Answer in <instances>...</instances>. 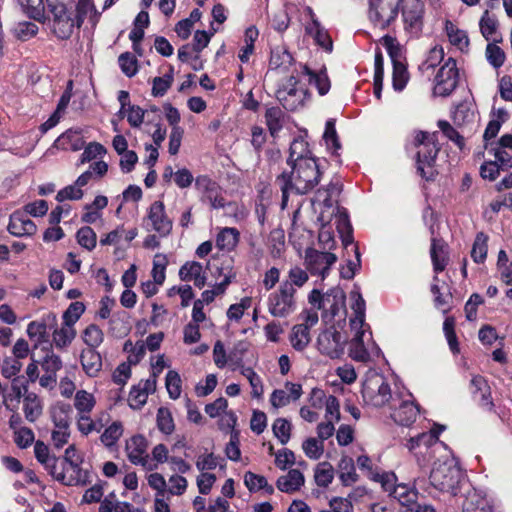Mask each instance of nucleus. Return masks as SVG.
<instances>
[{"mask_svg": "<svg viewBox=\"0 0 512 512\" xmlns=\"http://www.w3.org/2000/svg\"><path fill=\"white\" fill-rule=\"evenodd\" d=\"M28 392L27 381L23 377H15L11 383L9 392L3 395V404L9 410H15L20 403V399L25 397Z\"/></svg>", "mask_w": 512, "mask_h": 512, "instance_id": "nucleus-26", "label": "nucleus"}, {"mask_svg": "<svg viewBox=\"0 0 512 512\" xmlns=\"http://www.w3.org/2000/svg\"><path fill=\"white\" fill-rule=\"evenodd\" d=\"M394 403V410L391 413L393 420L403 426L411 425L419 413L418 406L410 399L399 401V405Z\"/></svg>", "mask_w": 512, "mask_h": 512, "instance_id": "nucleus-25", "label": "nucleus"}, {"mask_svg": "<svg viewBox=\"0 0 512 512\" xmlns=\"http://www.w3.org/2000/svg\"><path fill=\"white\" fill-rule=\"evenodd\" d=\"M311 401L313 408H321L324 401L326 420H331L335 423L340 420V404L335 396L329 395L328 397H325L322 390L313 389L311 393Z\"/></svg>", "mask_w": 512, "mask_h": 512, "instance_id": "nucleus-21", "label": "nucleus"}, {"mask_svg": "<svg viewBox=\"0 0 512 512\" xmlns=\"http://www.w3.org/2000/svg\"><path fill=\"white\" fill-rule=\"evenodd\" d=\"M401 14L404 28L410 34L418 36L424 26L425 6L422 0H402Z\"/></svg>", "mask_w": 512, "mask_h": 512, "instance_id": "nucleus-16", "label": "nucleus"}, {"mask_svg": "<svg viewBox=\"0 0 512 512\" xmlns=\"http://www.w3.org/2000/svg\"><path fill=\"white\" fill-rule=\"evenodd\" d=\"M445 31L450 43L461 51L468 50L469 38L464 30L459 29L452 21H445Z\"/></svg>", "mask_w": 512, "mask_h": 512, "instance_id": "nucleus-41", "label": "nucleus"}, {"mask_svg": "<svg viewBox=\"0 0 512 512\" xmlns=\"http://www.w3.org/2000/svg\"><path fill=\"white\" fill-rule=\"evenodd\" d=\"M124 433V425L120 420L111 421L101 432L99 436V440L101 444L108 448L112 449L121 439Z\"/></svg>", "mask_w": 512, "mask_h": 512, "instance_id": "nucleus-33", "label": "nucleus"}, {"mask_svg": "<svg viewBox=\"0 0 512 512\" xmlns=\"http://www.w3.org/2000/svg\"><path fill=\"white\" fill-rule=\"evenodd\" d=\"M57 318L53 313H49L40 320L32 321L27 326V334L35 342V347L49 342L48 329L56 326Z\"/></svg>", "mask_w": 512, "mask_h": 512, "instance_id": "nucleus-20", "label": "nucleus"}, {"mask_svg": "<svg viewBox=\"0 0 512 512\" xmlns=\"http://www.w3.org/2000/svg\"><path fill=\"white\" fill-rule=\"evenodd\" d=\"M196 186L203 192L204 199L210 203L212 208L220 209L225 207V198L216 182L207 177H199L196 179Z\"/></svg>", "mask_w": 512, "mask_h": 512, "instance_id": "nucleus-22", "label": "nucleus"}, {"mask_svg": "<svg viewBox=\"0 0 512 512\" xmlns=\"http://www.w3.org/2000/svg\"><path fill=\"white\" fill-rule=\"evenodd\" d=\"M471 392L475 396L479 395L480 405L487 410H492L493 402L491 400L490 387L487 381L480 375H475L471 379Z\"/></svg>", "mask_w": 512, "mask_h": 512, "instance_id": "nucleus-35", "label": "nucleus"}, {"mask_svg": "<svg viewBox=\"0 0 512 512\" xmlns=\"http://www.w3.org/2000/svg\"><path fill=\"white\" fill-rule=\"evenodd\" d=\"M488 252V236L484 232H478L476 234L472 250L471 257L476 263H483L486 260Z\"/></svg>", "mask_w": 512, "mask_h": 512, "instance_id": "nucleus-56", "label": "nucleus"}, {"mask_svg": "<svg viewBox=\"0 0 512 512\" xmlns=\"http://www.w3.org/2000/svg\"><path fill=\"white\" fill-rule=\"evenodd\" d=\"M37 230L36 225L29 219L27 214L22 211H15L10 216L8 231L17 237L31 236Z\"/></svg>", "mask_w": 512, "mask_h": 512, "instance_id": "nucleus-24", "label": "nucleus"}, {"mask_svg": "<svg viewBox=\"0 0 512 512\" xmlns=\"http://www.w3.org/2000/svg\"><path fill=\"white\" fill-rule=\"evenodd\" d=\"M244 484L250 492H257L264 490L265 493L271 495L274 492V487L268 484L267 479L253 472H246L244 475Z\"/></svg>", "mask_w": 512, "mask_h": 512, "instance_id": "nucleus-47", "label": "nucleus"}, {"mask_svg": "<svg viewBox=\"0 0 512 512\" xmlns=\"http://www.w3.org/2000/svg\"><path fill=\"white\" fill-rule=\"evenodd\" d=\"M302 395V386L298 383L286 382L284 389H276L270 395V403L276 408L287 406L291 401L298 400Z\"/></svg>", "mask_w": 512, "mask_h": 512, "instance_id": "nucleus-23", "label": "nucleus"}, {"mask_svg": "<svg viewBox=\"0 0 512 512\" xmlns=\"http://www.w3.org/2000/svg\"><path fill=\"white\" fill-rule=\"evenodd\" d=\"M125 453L130 463L141 466L145 471H154L156 466L148 453V441L141 435L136 434L126 440Z\"/></svg>", "mask_w": 512, "mask_h": 512, "instance_id": "nucleus-13", "label": "nucleus"}, {"mask_svg": "<svg viewBox=\"0 0 512 512\" xmlns=\"http://www.w3.org/2000/svg\"><path fill=\"white\" fill-rule=\"evenodd\" d=\"M82 339L87 349H96L103 343L104 333L97 325L91 324L83 331Z\"/></svg>", "mask_w": 512, "mask_h": 512, "instance_id": "nucleus-60", "label": "nucleus"}, {"mask_svg": "<svg viewBox=\"0 0 512 512\" xmlns=\"http://www.w3.org/2000/svg\"><path fill=\"white\" fill-rule=\"evenodd\" d=\"M240 233L236 228H222L216 236V246L220 250L232 251L239 242Z\"/></svg>", "mask_w": 512, "mask_h": 512, "instance_id": "nucleus-43", "label": "nucleus"}, {"mask_svg": "<svg viewBox=\"0 0 512 512\" xmlns=\"http://www.w3.org/2000/svg\"><path fill=\"white\" fill-rule=\"evenodd\" d=\"M437 126L442 134L454 142L460 151L465 149V138L447 120H439Z\"/></svg>", "mask_w": 512, "mask_h": 512, "instance_id": "nucleus-61", "label": "nucleus"}, {"mask_svg": "<svg viewBox=\"0 0 512 512\" xmlns=\"http://www.w3.org/2000/svg\"><path fill=\"white\" fill-rule=\"evenodd\" d=\"M287 160H320L310 150L309 143L302 137L295 138L289 148Z\"/></svg>", "mask_w": 512, "mask_h": 512, "instance_id": "nucleus-38", "label": "nucleus"}, {"mask_svg": "<svg viewBox=\"0 0 512 512\" xmlns=\"http://www.w3.org/2000/svg\"><path fill=\"white\" fill-rule=\"evenodd\" d=\"M445 426L434 424V427L431 428L429 432H424L419 434L416 437H411L407 443V448L414 452L417 457L422 456L424 461L426 457H431V452H434L435 446L444 447L442 442L438 441L439 434L444 431ZM420 462V458H418Z\"/></svg>", "mask_w": 512, "mask_h": 512, "instance_id": "nucleus-14", "label": "nucleus"}, {"mask_svg": "<svg viewBox=\"0 0 512 512\" xmlns=\"http://www.w3.org/2000/svg\"><path fill=\"white\" fill-rule=\"evenodd\" d=\"M341 192L342 183L339 179L332 180L326 188L316 192L313 206L316 210L319 209L318 221H332Z\"/></svg>", "mask_w": 512, "mask_h": 512, "instance_id": "nucleus-8", "label": "nucleus"}, {"mask_svg": "<svg viewBox=\"0 0 512 512\" xmlns=\"http://www.w3.org/2000/svg\"><path fill=\"white\" fill-rule=\"evenodd\" d=\"M43 406L40 398L34 393L29 392L23 399V411L26 420L35 422L42 414Z\"/></svg>", "mask_w": 512, "mask_h": 512, "instance_id": "nucleus-42", "label": "nucleus"}, {"mask_svg": "<svg viewBox=\"0 0 512 512\" xmlns=\"http://www.w3.org/2000/svg\"><path fill=\"white\" fill-rule=\"evenodd\" d=\"M463 512H494L492 503L486 495L478 491L468 494L463 504Z\"/></svg>", "mask_w": 512, "mask_h": 512, "instance_id": "nucleus-34", "label": "nucleus"}, {"mask_svg": "<svg viewBox=\"0 0 512 512\" xmlns=\"http://www.w3.org/2000/svg\"><path fill=\"white\" fill-rule=\"evenodd\" d=\"M406 150L413 160H435L440 151L437 132H417L413 140L407 144Z\"/></svg>", "mask_w": 512, "mask_h": 512, "instance_id": "nucleus-11", "label": "nucleus"}, {"mask_svg": "<svg viewBox=\"0 0 512 512\" xmlns=\"http://www.w3.org/2000/svg\"><path fill=\"white\" fill-rule=\"evenodd\" d=\"M289 340L295 350L303 351L310 343V331L305 326L296 324L291 329Z\"/></svg>", "mask_w": 512, "mask_h": 512, "instance_id": "nucleus-49", "label": "nucleus"}, {"mask_svg": "<svg viewBox=\"0 0 512 512\" xmlns=\"http://www.w3.org/2000/svg\"><path fill=\"white\" fill-rule=\"evenodd\" d=\"M346 295L340 287H333L325 294L313 289L308 295V302L317 310L322 311L324 320H332L341 312L345 313Z\"/></svg>", "mask_w": 512, "mask_h": 512, "instance_id": "nucleus-2", "label": "nucleus"}, {"mask_svg": "<svg viewBox=\"0 0 512 512\" xmlns=\"http://www.w3.org/2000/svg\"><path fill=\"white\" fill-rule=\"evenodd\" d=\"M34 453L36 459L44 465V467L52 474L54 475L58 480H63L64 476L61 475V473L56 474V464H57V458L50 455L48 446L41 442L37 441L34 446Z\"/></svg>", "mask_w": 512, "mask_h": 512, "instance_id": "nucleus-36", "label": "nucleus"}, {"mask_svg": "<svg viewBox=\"0 0 512 512\" xmlns=\"http://www.w3.org/2000/svg\"><path fill=\"white\" fill-rule=\"evenodd\" d=\"M401 2L402 0H369V21L381 30L389 28L398 17Z\"/></svg>", "mask_w": 512, "mask_h": 512, "instance_id": "nucleus-9", "label": "nucleus"}, {"mask_svg": "<svg viewBox=\"0 0 512 512\" xmlns=\"http://www.w3.org/2000/svg\"><path fill=\"white\" fill-rule=\"evenodd\" d=\"M168 265V259L165 254L158 253L154 256L153 267H152V278L158 284H163L166 278V267Z\"/></svg>", "mask_w": 512, "mask_h": 512, "instance_id": "nucleus-63", "label": "nucleus"}, {"mask_svg": "<svg viewBox=\"0 0 512 512\" xmlns=\"http://www.w3.org/2000/svg\"><path fill=\"white\" fill-rule=\"evenodd\" d=\"M345 342L341 333L334 326H331L319 334L317 349L322 355L336 359L344 353Z\"/></svg>", "mask_w": 512, "mask_h": 512, "instance_id": "nucleus-18", "label": "nucleus"}, {"mask_svg": "<svg viewBox=\"0 0 512 512\" xmlns=\"http://www.w3.org/2000/svg\"><path fill=\"white\" fill-rule=\"evenodd\" d=\"M302 74L309 77V84L317 89L320 96H324L329 92L331 88V82L328 77L326 68L316 72L313 71L309 66L303 65Z\"/></svg>", "mask_w": 512, "mask_h": 512, "instance_id": "nucleus-32", "label": "nucleus"}, {"mask_svg": "<svg viewBox=\"0 0 512 512\" xmlns=\"http://www.w3.org/2000/svg\"><path fill=\"white\" fill-rule=\"evenodd\" d=\"M409 73L404 62H395L392 65V86L397 92H401L407 85Z\"/></svg>", "mask_w": 512, "mask_h": 512, "instance_id": "nucleus-57", "label": "nucleus"}, {"mask_svg": "<svg viewBox=\"0 0 512 512\" xmlns=\"http://www.w3.org/2000/svg\"><path fill=\"white\" fill-rule=\"evenodd\" d=\"M97 400L93 393L87 390L80 389L75 392L73 399V407L76 410V414L80 413H92L96 407Z\"/></svg>", "mask_w": 512, "mask_h": 512, "instance_id": "nucleus-39", "label": "nucleus"}, {"mask_svg": "<svg viewBox=\"0 0 512 512\" xmlns=\"http://www.w3.org/2000/svg\"><path fill=\"white\" fill-rule=\"evenodd\" d=\"M362 396L366 404L374 407L384 406L392 399L397 402L396 398H392L391 390L383 375L372 373L365 379L362 386Z\"/></svg>", "mask_w": 512, "mask_h": 512, "instance_id": "nucleus-7", "label": "nucleus"}, {"mask_svg": "<svg viewBox=\"0 0 512 512\" xmlns=\"http://www.w3.org/2000/svg\"><path fill=\"white\" fill-rule=\"evenodd\" d=\"M179 277L182 281H193L198 288H202L206 283L203 265L196 261L183 264L179 269Z\"/></svg>", "mask_w": 512, "mask_h": 512, "instance_id": "nucleus-27", "label": "nucleus"}, {"mask_svg": "<svg viewBox=\"0 0 512 512\" xmlns=\"http://www.w3.org/2000/svg\"><path fill=\"white\" fill-rule=\"evenodd\" d=\"M76 337L75 327L62 322L61 326L55 328L52 333V344L59 350L68 348Z\"/></svg>", "mask_w": 512, "mask_h": 512, "instance_id": "nucleus-37", "label": "nucleus"}, {"mask_svg": "<svg viewBox=\"0 0 512 512\" xmlns=\"http://www.w3.org/2000/svg\"><path fill=\"white\" fill-rule=\"evenodd\" d=\"M314 479L319 487H328L334 479V469L329 462H320L314 471Z\"/></svg>", "mask_w": 512, "mask_h": 512, "instance_id": "nucleus-54", "label": "nucleus"}, {"mask_svg": "<svg viewBox=\"0 0 512 512\" xmlns=\"http://www.w3.org/2000/svg\"><path fill=\"white\" fill-rule=\"evenodd\" d=\"M108 171L106 162H94L85 172L77 178V184L86 186L91 181H96L102 178Z\"/></svg>", "mask_w": 512, "mask_h": 512, "instance_id": "nucleus-46", "label": "nucleus"}, {"mask_svg": "<svg viewBox=\"0 0 512 512\" xmlns=\"http://www.w3.org/2000/svg\"><path fill=\"white\" fill-rule=\"evenodd\" d=\"M80 363L88 377H97L102 369V357L96 349H84L80 355Z\"/></svg>", "mask_w": 512, "mask_h": 512, "instance_id": "nucleus-30", "label": "nucleus"}, {"mask_svg": "<svg viewBox=\"0 0 512 512\" xmlns=\"http://www.w3.org/2000/svg\"><path fill=\"white\" fill-rule=\"evenodd\" d=\"M431 259L433 262L434 271L436 273L442 272L447 264L444 245L441 241L432 239L431 244Z\"/></svg>", "mask_w": 512, "mask_h": 512, "instance_id": "nucleus-59", "label": "nucleus"}, {"mask_svg": "<svg viewBox=\"0 0 512 512\" xmlns=\"http://www.w3.org/2000/svg\"><path fill=\"white\" fill-rule=\"evenodd\" d=\"M299 80L295 76H290L287 84L276 92V98L287 111H296L304 105V100L308 95V90L298 88Z\"/></svg>", "mask_w": 512, "mask_h": 512, "instance_id": "nucleus-17", "label": "nucleus"}, {"mask_svg": "<svg viewBox=\"0 0 512 512\" xmlns=\"http://www.w3.org/2000/svg\"><path fill=\"white\" fill-rule=\"evenodd\" d=\"M459 80V69L456 60L449 57L434 77L433 94L440 97L450 96L457 88Z\"/></svg>", "mask_w": 512, "mask_h": 512, "instance_id": "nucleus-10", "label": "nucleus"}, {"mask_svg": "<svg viewBox=\"0 0 512 512\" xmlns=\"http://www.w3.org/2000/svg\"><path fill=\"white\" fill-rule=\"evenodd\" d=\"M390 496L410 509L416 502L418 493L406 484H397Z\"/></svg>", "mask_w": 512, "mask_h": 512, "instance_id": "nucleus-50", "label": "nucleus"}, {"mask_svg": "<svg viewBox=\"0 0 512 512\" xmlns=\"http://www.w3.org/2000/svg\"><path fill=\"white\" fill-rule=\"evenodd\" d=\"M284 113L283 111L277 107H270L267 108L265 111V122L268 127L269 133L272 137H276L278 133L283 128L284 123Z\"/></svg>", "mask_w": 512, "mask_h": 512, "instance_id": "nucleus-44", "label": "nucleus"}, {"mask_svg": "<svg viewBox=\"0 0 512 512\" xmlns=\"http://www.w3.org/2000/svg\"><path fill=\"white\" fill-rule=\"evenodd\" d=\"M381 350L373 340L372 334H366L363 340L350 339L349 356L358 362H371L378 359Z\"/></svg>", "mask_w": 512, "mask_h": 512, "instance_id": "nucleus-19", "label": "nucleus"}, {"mask_svg": "<svg viewBox=\"0 0 512 512\" xmlns=\"http://www.w3.org/2000/svg\"><path fill=\"white\" fill-rule=\"evenodd\" d=\"M461 470L453 460L435 463L430 473V483L437 490L456 494Z\"/></svg>", "mask_w": 512, "mask_h": 512, "instance_id": "nucleus-5", "label": "nucleus"}, {"mask_svg": "<svg viewBox=\"0 0 512 512\" xmlns=\"http://www.w3.org/2000/svg\"><path fill=\"white\" fill-rule=\"evenodd\" d=\"M289 177L290 188L298 194H305L319 182L321 167L318 162H292Z\"/></svg>", "mask_w": 512, "mask_h": 512, "instance_id": "nucleus-3", "label": "nucleus"}, {"mask_svg": "<svg viewBox=\"0 0 512 512\" xmlns=\"http://www.w3.org/2000/svg\"><path fill=\"white\" fill-rule=\"evenodd\" d=\"M143 225L148 231H155L161 237L171 233L173 221L166 214L165 205L162 201H154L149 206Z\"/></svg>", "mask_w": 512, "mask_h": 512, "instance_id": "nucleus-15", "label": "nucleus"}, {"mask_svg": "<svg viewBox=\"0 0 512 512\" xmlns=\"http://www.w3.org/2000/svg\"><path fill=\"white\" fill-rule=\"evenodd\" d=\"M296 289L291 283L282 282L279 288L272 292L267 300L269 313L276 318H285L291 315L297 307Z\"/></svg>", "mask_w": 512, "mask_h": 512, "instance_id": "nucleus-6", "label": "nucleus"}, {"mask_svg": "<svg viewBox=\"0 0 512 512\" xmlns=\"http://www.w3.org/2000/svg\"><path fill=\"white\" fill-rule=\"evenodd\" d=\"M338 467L339 479L344 486H351L358 481V475L352 458H341Z\"/></svg>", "mask_w": 512, "mask_h": 512, "instance_id": "nucleus-45", "label": "nucleus"}, {"mask_svg": "<svg viewBox=\"0 0 512 512\" xmlns=\"http://www.w3.org/2000/svg\"><path fill=\"white\" fill-rule=\"evenodd\" d=\"M302 449L309 459L318 460L324 453V443L320 439L310 437L303 442Z\"/></svg>", "mask_w": 512, "mask_h": 512, "instance_id": "nucleus-64", "label": "nucleus"}, {"mask_svg": "<svg viewBox=\"0 0 512 512\" xmlns=\"http://www.w3.org/2000/svg\"><path fill=\"white\" fill-rule=\"evenodd\" d=\"M71 406L68 403L58 401L50 408V417L53 423L51 440L55 448L60 449L66 445L71 436L70 414Z\"/></svg>", "mask_w": 512, "mask_h": 512, "instance_id": "nucleus-4", "label": "nucleus"}, {"mask_svg": "<svg viewBox=\"0 0 512 512\" xmlns=\"http://www.w3.org/2000/svg\"><path fill=\"white\" fill-rule=\"evenodd\" d=\"M337 262V256L330 251H319L314 248H308L304 255V265L312 276H318L324 280L331 268Z\"/></svg>", "mask_w": 512, "mask_h": 512, "instance_id": "nucleus-12", "label": "nucleus"}, {"mask_svg": "<svg viewBox=\"0 0 512 512\" xmlns=\"http://www.w3.org/2000/svg\"><path fill=\"white\" fill-rule=\"evenodd\" d=\"M294 61L293 56L286 50H276L271 52L269 64L273 69L286 71Z\"/></svg>", "mask_w": 512, "mask_h": 512, "instance_id": "nucleus-62", "label": "nucleus"}, {"mask_svg": "<svg viewBox=\"0 0 512 512\" xmlns=\"http://www.w3.org/2000/svg\"><path fill=\"white\" fill-rule=\"evenodd\" d=\"M479 26L482 36L487 41H492L494 43H499L502 41L501 36L499 38L494 37V35L497 33L498 22L495 18L489 16L488 10L483 13L479 21Z\"/></svg>", "mask_w": 512, "mask_h": 512, "instance_id": "nucleus-48", "label": "nucleus"}, {"mask_svg": "<svg viewBox=\"0 0 512 512\" xmlns=\"http://www.w3.org/2000/svg\"><path fill=\"white\" fill-rule=\"evenodd\" d=\"M85 145L82 132L79 130L69 129L62 133L54 142L57 149L66 151H79Z\"/></svg>", "mask_w": 512, "mask_h": 512, "instance_id": "nucleus-29", "label": "nucleus"}, {"mask_svg": "<svg viewBox=\"0 0 512 512\" xmlns=\"http://www.w3.org/2000/svg\"><path fill=\"white\" fill-rule=\"evenodd\" d=\"M195 465L200 472H208L216 469L217 467L224 469L225 461L222 457L217 456L214 453H204L197 457Z\"/></svg>", "mask_w": 512, "mask_h": 512, "instance_id": "nucleus-51", "label": "nucleus"}, {"mask_svg": "<svg viewBox=\"0 0 512 512\" xmlns=\"http://www.w3.org/2000/svg\"><path fill=\"white\" fill-rule=\"evenodd\" d=\"M305 478L298 469H291L287 474L280 476L276 481L278 490L284 493H294L304 485Z\"/></svg>", "mask_w": 512, "mask_h": 512, "instance_id": "nucleus-31", "label": "nucleus"}, {"mask_svg": "<svg viewBox=\"0 0 512 512\" xmlns=\"http://www.w3.org/2000/svg\"><path fill=\"white\" fill-rule=\"evenodd\" d=\"M240 373L248 380L251 386V395L253 398L260 399L264 394V386L261 377L251 368L240 366Z\"/></svg>", "mask_w": 512, "mask_h": 512, "instance_id": "nucleus-52", "label": "nucleus"}, {"mask_svg": "<svg viewBox=\"0 0 512 512\" xmlns=\"http://www.w3.org/2000/svg\"><path fill=\"white\" fill-rule=\"evenodd\" d=\"M323 140L325 141L327 149L332 150V154L336 155L337 150L341 148V143L336 131V120L334 118H330L326 121Z\"/></svg>", "mask_w": 512, "mask_h": 512, "instance_id": "nucleus-53", "label": "nucleus"}, {"mask_svg": "<svg viewBox=\"0 0 512 512\" xmlns=\"http://www.w3.org/2000/svg\"><path fill=\"white\" fill-rule=\"evenodd\" d=\"M118 64L122 73L129 78L134 77L139 71L136 55L131 52L121 53L118 57Z\"/></svg>", "mask_w": 512, "mask_h": 512, "instance_id": "nucleus-58", "label": "nucleus"}, {"mask_svg": "<svg viewBox=\"0 0 512 512\" xmlns=\"http://www.w3.org/2000/svg\"><path fill=\"white\" fill-rule=\"evenodd\" d=\"M332 221H334L336 229L341 236L344 247L347 249L349 245L354 244L352 228L347 211L344 208L338 206L334 212Z\"/></svg>", "mask_w": 512, "mask_h": 512, "instance_id": "nucleus-28", "label": "nucleus"}, {"mask_svg": "<svg viewBox=\"0 0 512 512\" xmlns=\"http://www.w3.org/2000/svg\"><path fill=\"white\" fill-rule=\"evenodd\" d=\"M173 66L169 67V71L163 77H155L152 81L151 94L154 97L164 96L173 84L174 77Z\"/></svg>", "mask_w": 512, "mask_h": 512, "instance_id": "nucleus-55", "label": "nucleus"}, {"mask_svg": "<svg viewBox=\"0 0 512 512\" xmlns=\"http://www.w3.org/2000/svg\"><path fill=\"white\" fill-rule=\"evenodd\" d=\"M17 2L29 18L43 24L46 22L45 5L43 0H17Z\"/></svg>", "mask_w": 512, "mask_h": 512, "instance_id": "nucleus-40", "label": "nucleus"}, {"mask_svg": "<svg viewBox=\"0 0 512 512\" xmlns=\"http://www.w3.org/2000/svg\"><path fill=\"white\" fill-rule=\"evenodd\" d=\"M46 22L51 32L60 40H68L75 28L82 24L74 13V0H46Z\"/></svg>", "mask_w": 512, "mask_h": 512, "instance_id": "nucleus-1", "label": "nucleus"}]
</instances>
